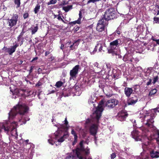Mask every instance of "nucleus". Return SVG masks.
<instances>
[{
    "label": "nucleus",
    "instance_id": "44",
    "mask_svg": "<svg viewBox=\"0 0 159 159\" xmlns=\"http://www.w3.org/2000/svg\"><path fill=\"white\" fill-rule=\"evenodd\" d=\"M96 2V0H89L87 2V4L90 3V2H92L93 3H94Z\"/></svg>",
    "mask_w": 159,
    "mask_h": 159
},
{
    "label": "nucleus",
    "instance_id": "48",
    "mask_svg": "<svg viewBox=\"0 0 159 159\" xmlns=\"http://www.w3.org/2000/svg\"><path fill=\"white\" fill-rule=\"evenodd\" d=\"M42 85V83L41 82H39L38 83L36 84V86H39Z\"/></svg>",
    "mask_w": 159,
    "mask_h": 159
},
{
    "label": "nucleus",
    "instance_id": "40",
    "mask_svg": "<svg viewBox=\"0 0 159 159\" xmlns=\"http://www.w3.org/2000/svg\"><path fill=\"white\" fill-rule=\"evenodd\" d=\"M48 141L49 143L52 145H53L54 144V142L52 139H49Z\"/></svg>",
    "mask_w": 159,
    "mask_h": 159
},
{
    "label": "nucleus",
    "instance_id": "3",
    "mask_svg": "<svg viewBox=\"0 0 159 159\" xmlns=\"http://www.w3.org/2000/svg\"><path fill=\"white\" fill-rule=\"evenodd\" d=\"M83 144V142L81 141L79 147L76 149V154L79 159H86V157L90 153L89 149L88 147L85 148Z\"/></svg>",
    "mask_w": 159,
    "mask_h": 159
},
{
    "label": "nucleus",
    "instance_id": "61",
    "mask_svg": "<svg viewBox=\"0 0 159 159\" xmlns=\"http://www.w3.org/2000/svg\"><path fill=\"white\" fill-rule=\"evenodd\" d=\"M88 102H89V103H93V102H91V101L90 102H89V101Z\"/></svg>",
    "mask_w": 159,
    "mask_h": 159
},
{
    "label": "nucleus",
    "instance_id": "35",
    "mask_svg": "<svg viewBox=\"0 0 159 159\" xmlns=\"http://www.w3.org/2000/svg\"><path fill=\"white\" fill-rule=\"evenodd\" d=\"M4 130L8 132L10 130V128L9 127H5L4 126L3 127Z\"/></svg>",
    "mask_w": 159,
    "mask_h": 159
},
{
    "label": "nucleus",
    "instance_id": "41",
    "mask_svg": "<svg viewBox=\"0 0 159 159\" xmlns=\"http://www.w3.org/2000/svg\"><path fill=\"white\" fill-rule=\"evenodd\" d=\"M116 157V155L114 153H113L111 154V159H113Z\"/></svg>",
    "mask_w": 159,
    "mask_h": 159
},
{
    "label": "nucleus",
    "instance_id": "6",
    "mask_svg": "<svg viewBox=\"0 0 159 159\" xmlns=\"http://www.w3.org/2000/svg\"><path fill=\"white\" fill-rule=\"evenodd\" d=\"M116 12L113 8H108L106 11L103 18L105 20H108L113 19L117 17Z\"/></svg>",
    "mask_w": 159,
    "mask_h": 159
},
{
    "label": "nucleus",
    "instance_id": "57",
    "mask_svg": "<svg viewBox=\"0 0 159 159\" xmlns=\"http://www.w3.org/2000/svg\"><path fill=\"white\" fill-rule=\"evenodd\" d=\"M98 45H99L98 44H97V45L96 46L94 50H94H95V51H96L97 50V48L98 46Z\"/></svg>",
    "mask_w": 159,
    "mask_h": 159
},
{
    "label": "nucleus",
    "instance_id": "5",
    "mask_svg": "<svg viewBox=\"0 0 159 159\" xmlns=\"http://www.w3.org/2000/svg\"><path fill=\"white\" fill-rule=\"evenodd\" d=\"M95 121L93 120H87L86 122L87 125L89 126V132L91 134L95 136L97 132L98 126V120H95Z\"/></svg>",
    "mask_w": 159,
    "mask_h": 159
},
{
    "label": "nucleus",
    "instance_id": "63",
    "mask_svg": "<svg viewBox=\"0 0 159 159\" xmlns=\"http://www.w3.org/2000/svg\"><path fill=\"white\" fill-rule=\"evenodd\" d=\"M147 43H144L143 45H144L145 46V45H147Z\"/></svg>",
    "mask_w": 159,
    "mask_h": 159
},
{
    "label": "nucleus",
    "instance_id": "22",
    "mask_svg": "<svg viewBox=\"0 0 159 159\" xmlns=\"http://www.w3.org/2000/svg\"><path fill=\"white\" fill-rule=\"evenodd\" d=\"M62 83L61 82V81H58L57 82L55 86H56L57 88H59L61 87L63 85Z\"/></svg>",
    "mask_w": 159,
    "mask_h": 159
},
{
    "label": "nucleus",
    "instance_id": "56",
    "mask_svg": "<svg viewBox=\"0 0 159 159\" xmlns=\"http://www.w3.org/2000/svg\"><path fill=\"white\" fill-rule=\"evenodd\" d=\"M38 57H35L34 58L33 60H32L31 61L32 62L33 61L35 60H37L38 59Z\"/></svg>",
    "mask_w": 159,
    "mask_h": 159
},
{
    "label": "nucleus",
    "instance_id": "33",
    "mask_svg": "<svg viewBox=\"0 0 159 159\" xmlns=\"http://www.w3.org/2000/svg\"><path fill=\"white\" fill-rule=\"evenodd\" d=\"M128 114L122 113L120 116L123 118H125L128 116Z\"/></svg>",
    "mask_w": 159,
    "mask_h": 159
},
{
    "label": "nucleus",
    "instance_id": "54",
    "mask_svg": "<svg viewBox=\"0 0 159 159\" xmlns=\"http://www.w3.org/2000/svg\"><path fill=\"white\" fill-rule=\"evenodd\" d=\"M61 82L62 83V84H63L65 83V79H63L61 80Z\"/></svg>",
    "mask_w": 159,
    "mask_h": 159
},
{
    "label": "nucleus",
    "instance_id": "46",
    "mask_svg": "<svg viewBox=\"0 0 159 159\" xmlns=\"http://www.w3.org/2000/svg\"><path fill=\"white\" fill-rule=\"evenodd\" d=\"M33 68H34V66H32L31 67H30V70H29V72H30V73L31 72H32V71H33Z\"/></svg>",
    "mask_w": 159,
    "mask_h": 159
},
{
    "label": "nucleus",
    "instance_id": "43",
    "mask_svg": "<svg viewBox=\"0 0 159 159\" xmlns=\"http://www.w3.org/2000/svg\"><path fill=\"white\" fill-rule=\"evenodd\" d=\"M152 81V80L151 79H149V81L147 83V85H149L150 84H151Z\"/></svg>",
    "mask_w": 159,
    "mask_h": 159
},
{
    "label": "nucleus",
    "instance_id": "8",
    "mask_svg": "<svg viewBox=\"0 0 159 159\" xmlns=\"http://www.w3.org/2000/svg\"><path fill=\"white\" fill-rule=\"evenodd\" d=\"M121 44V40L118 39L111 42L110 45L111 49H117Z\"/></svg>",
    "mask_w": 159,
    "mask_h": 159
},
{
    "label": "nucleus",
    "instance_id": "10",
    "mask_svg": "<svg viewBox=\"0 0 159 159\" xmlns=\"http://www.w3.org/2000/svg\"><path fill=\"white\" fill-rule=\"evenodd\" d=\"M18 17L17 15H14L11 19L8 20L9 25L10 26V28L16 25Z\"/></svg>",
    "mask_w": 159,
    "mask_h": 159
},
{
    "label": "nucleus",
    "instance_id": "26",
    "mask_svg": "<svg viewBox=\"0 0 159 159\" xmlns=\"http://www.w3.org/2000/svg\"><path fill=\"white\" fill-rule=\"evenodd\" d=\"M71 133L74 136V138L75 139V141H76V139H77V136L73 129H72L71 131Z\"/></svg>",
    "mask_w": 159,
    "mask_h": 159
},
{
    "label": "nucleus",
    "instance_id": "64",
    "mask_svg": "<svg viewBox=\"0 0 159 159\" xmlns=\"http://www.w3.org/2000/svg\"><path fill=\"white\" fill-rule=\"evenodd\" d=\"M41 69L39 68V69H38V71H41Z\"/></svg>",
    "mask_w": 159,
    "mask_h": 159
},
{
    "label": "nucleus",
    "instance_id": "17",
    "mask_svg": "<svg viewBox=\"0 0 159 159\" xmlns=\"http://www.w3.org/2000/svg\"><path fill=\"white\" fill-rule=\"evenodd\" d=\"M130 57H131V54L130 53L126 54L123 57V60L125 61H126L129 60Z\"/></svg>",
    "mask_w": 159,
    "mask_h": 159
},
{
    "label": "nucleus",
    "instance_id": "58",
    "mask_svg": "<svg viewBox=\"0 0 159 159\" xmlns=\"http://www.w3.org/2000/svg\"><path fill=\"white\" fill-rule=\"evenodd\" d=\"M102 46L101 45L100 48L99 49V51H101L102 50Z\"/></svg>",
    "mask_w": 159,
    "mask_h": 159
},
{
    "label": "nucleus",
    "instance_id": "27",
    "mask_svg": "<svg viewBox=\"0 0 159 159\" xmlns=\"http://www.w3.org/2000/svg\"><path fill=\"white\" fill-rule=\"evenodd\" d=\"M154 23H159V17H155L153 18Z\"/></svg>",
    "mask_w": 159,
    "mask_h": 159
},
{
    "label": "nucleus",
    "instance_id": "7",
    "mask_svg": "<svg viewBox=\"0 0 159 159\" xmlns=\"http://www.w3.org/2000/svg\"><path fill=\"white\" fill-rule=\"evenodd\" d=\"M108 25V21L105 20L103 18L99 20L97 24L96 30L99 32L104 30L106 26Z\"/></svg>",
    "mask_w": 159,
    "mask_h": 159
},
{
    "label": "nucleus",
    "instance_id": "52",
    "mask_svg": "<svg viewBox=\"0 0 159 159\" xmlns=\"http://www.w3.org/2000/svg\"><path fill=\"white\" fill-rule=\"evenodd\" d=\"M77 139H76V141H75V139L74 138V142L73 143V145H74L77 142Z\"/></svg>",
    "mask_w": 159,
    "mask_h": 159
},
{
    "label": "nucleus",
    "instance_id": "55",
    "mask_svg": "<svg viewBox=\"0 0 159 159\" xmlns=\"http://www.w3.org/2000/svg\"><path fill=\"white\" fill-rule=\"evenodd\" d=\"M13 124H14L15 125H16V123L15 122H14V123L13 122H12V125L13 126V129H15V128L14 127V125H13Z\"/></svg>",
    "mask_w": 159,
    "mask_h": 159
},
{
    "label": "nucleus",
    "instance_id": "18",
    "mask_svg": "<svg viewBox=\"0 0 159 159\" xmlns=\"http://www.w3.org/2000/svg\"><path fill=\"white\" fill-rule=\"evenodd\" d=\"M72 5H69L67 7H63V9L66 12H68L70 10L72 9Z\"/></svg>",
    "mask_w": 159,
    "mask_h": 159
},
{
    "label": "nucleus",
    "instance_id": "45",
    "mask_svg": "<svg viewBox=\"0 0 159 159\" xmlns=\"http://www.w3.org/2000/svg\"><path fill=\"white\" fill-rule=\"evenodd\" d=\"M57 19L59 20H62V19L61 18V16L59 14L58 16Z\"/></svg>",
    "mask_w": 159,
    "mask_h": 159
},
{
    "label": "nucleus",
    "instance_id": "13",
    "mask_svg": "<svg viewBox=\"0 0 159 159\" xmlns=\"http://www.w3.org/2000/svg\"><path fill=\"white\" fill-rule=\"evenodd\" d=\"M138 99L137 97H132L129 99L127 101V103L128 105H132L136 103Z\"/></svg>",
    "mask_w": 159,
    "mask_h": 159
},
{
    "label": "nucleus",
    "instance_id": "9",
    "mask_svg": "<svg viewBox=\"0 0 159 159\" xmlns=\"http://www.w3.org/2000/svg\"><path fill=\"white\" fill-rule=\"evenodd\" d=\"M80 66L77 65L75 66L73 69L70 71V80L74 79L76 77V75L78 73Z\"/></svg>",
    "mask_w": 159,
    "mask_h": 159
},
{
    "label": "nucleus",
    "instance_id": "59",
    "mask_svg": "<svg viewBox=\"0 0 159 159\" xmlns=\"http://www.w3.org/2000/svg\"><path fill=\"white\" fill-rule=\"evenodd\" d=\"M129 61L130 62H132V59L131 58V57H130V58H129Z\"/></svg>",
    "mask_w": 159,
    "mask_h": 159
},
{
    "label": "nucleus",
    "instance_id": "47",
    "mask_svg": "<svg viewBox=\"0 0 159 159\" xmlns=\"http://www.w3.org/2000/svg\"><path fill=\"white\" fill-rule=\"evenodd\" d=\"M156 7H157L159 9L158 11H157V12L156 14V15L157 16L158 15H159V6L158 5H156Z\"/></svg>",
    "mask_w": 159,
    "mask_h": 159
},
{
    "label": "nucleus",
    "instance_id": "60",
    "mask_svg": "<svg viewBox=\"0 0 159 159\" xmlns=\"http://www.w3.org/2000/svg\"><path fill=\"white\" fill-rule=\"evenodd\" d=\"M21 43L20 44V46H21V45H22L23 44V43L24 41V40H21Z\"/></svg>",
    "mask_w": 159,
    "mask_h": 159
},
{
    "label": "nucleus",
    "instance_id": "23",
    "mask_svg": "<svg viewBox=\"0 0 159 159\" xmlns=\"http://www.w3.org/2000/svg\"><path fill=\"white\" fill-rule=\"evenodd\" d=\"M57 2V0H51L49 2H48L47 4L48 5L51 4H55Z\"/></svg>",
    "mask_w": 159,
    "mask_h": 159
},
{
    "label": "nucleus",
    "instance_id": "38",
    "mask_svg": "<svg viewBox=\"0 0 159 159\" xmlns=\"http://www.w3.org/2000/svg\"><path fill=\"white\" fill-rule=\"evenodd\" d=\"M152 39L153 41H156V42L159 45V39H157L155 38H152Z\"/></svg>",
    "mask_w": 159,
    "mask_h": 159
},
{
    "label": "nucleus",
    "instance_id": "34",
    "mask_svg": "<svg viewBox=\"0 0 159 159\" xmlns=\"http://www.w3.org/2000/svg\"><path fill=\"white\" fill-rule=\"evenodd\" d=\"M75 157L73 155H69L67 156L66 159H74Z\"/></svg>",
    "mask_w": 159,
    "mask_h": 159
},
{
    "label": "nucleus",
    "instance_id": "28",
    "mask_svg": "<svg viewBox=\"0 0 159 159\" xmlns=\"http://www.w3.org/2000/svg\"><path fill=\"white\" fill-rule=\"evenodd\" d=\"M38 30V27L37 26L35 27L32 30V34H34Z\"/></svg>",
    "mask_w": 159,
    "mask_h": 159
},
{
    "label": "nucleus",
    "instance_id": "2",
    "mask_svg": "<svg viewBox=\"0 0 159 159\" xmlns=\"http://www.w3.org/2000/svg\"><path fill=\"white\" fill-rule=\"evenodd\" d=\"M29 110V107L25 104H18L16 106H14L11 111L8 113L9 119L11 118L13 119L18 114L22 116L28 113Z\"/></svg>",
    "mask_w": 159,
    "mask_h": 159
},
{
    "label": "nucleus",
    "instance_id": "53",
    "mask_svg": "<svg viewBox=\"0 0 159 159\" xmlns=\"http://www.w3.org/2000/svg\"><path fill=\"white\" fill-rule=\"evenodd\" d=\"M64 45L63 44H61L60 48L61 49L63 50L64 48Z\"/></svg>",
    "mask_w": 159,
    "mask_h": 159
},
{
    "label": "nucleus",
    "instance_id": "12",
    "mask_svg": "<svg viewBox=\"0 0 159 159\" xmlns=\"http://www.w3.org/2000/svg\"><path fill=\"white\" fill-rule=\"evenodd\" d=\"M133 91V90L131 88L126 87L124 89L125 93L126 96L129 97L132 94Z\"/></svg>",
    "mask_w": 159,
    "mask_h": 159
},
{
    "label": "nucleus",
    "instance_id": "15",
    "mask_svg": "<svg viewBox=\"0 0 159 159\" xmlns=\"http://www.w3.org/2000/svg\"><path fill=\"white\" fill-rule=\"evenodd\" d=\"M18 46V45L16 44L15 45L11 47L10 48V55H11L15 51L16 48Z\"/></svg>",
    "mask_w": 159,
    "mask_h": 159
},
{
    "label": "nucleus",
    "instance_id": "24",
    "mask_svg": "<svg viewBox=\"0 0 159 159\" xmlns=\"http://www.w3.org/2000/svg\"><path fill=\"white\" fill-rule=\"evenodd\" d=\"M80 23V20H79V19H78V20H75V21L71 22L69 23V25H70L72 24H73L74 25H75L76 23L79 24Z\"/></svg>",
    "mask_w": 159,
    "mask_h": 159
},
{
    "label": "nucleus",
    "instance_id": "19",
    "mask_svg": "<svg viewBox=\"0 0 159 159\" xmlns=\"http://www.w3.org/2000/svg\"><path fill=\"white\" fill-rule=\"evenodd\" d=\"M156 134L155 136V139L157 143L159 144V131L158 130H157Z\"/></svg>",
    "mask_w": 159,
    "mask_h": 159
},
{
    "label": "nucleus",
    "instance_id": "42",
    "mask_svg": "<svg viewBox=\"0 0 159 159\" xmlns=\"http://www.w3.org/2000/svg\"><path fill=\"white\" fill-rule=\"evenodd\" d=\"M79 17L78 19H79V20H80L82 18V13L80 11V13H79Z\"/></svg>",
    "mask_w": 159,
    "mask_h": 159
},
{
    "label": "nucleus",
    "instance_id": "37",
    "mask_svg": "<svg viewBox=\"0 0 159 159\" xmlns=\"http://www.w3.org/2000/svg\"><path fill=\"white\" fill-rule=\"evenodd\" d=\"M79 29V27L77 26H76L74 27L73 30H74V32H76V31H77Z\"/></svg>",
    "mask_w": 159,
    "mask_h": 159
},
{
    "label": "nucleus",
    "instance_id": "11",
    "mask_svg": "<svg viewBox=\"0 0 159 159\" xmlns=\"http://www.w3.org/2000/svg\"><path fill=\"white\" fill-rule=\"evenodd\" d=\"M131 135L133 138L136 141H140L141 140V137L140 136L139 132L137 130H135L131 132Z\"/></svg>",
    "mask_w": 159,
    "mask_h": 159
},
{
    "label": "nucleus",
    "instance_id": "14",
    "mask_svg": "<svg viewBox=\"0 0 159 159\" xmlns=\"http://www.w3.org/2000/svg\"><path fill=\"white\" fill-rule=\"evenodd\" d=\"M150 155L152 158H157L159 157V151H152L150 152Z\"/></svg>",
    "mask_w": 159,
    "mask_h": 159
},
{
    "label": "nucleus",
    "instance_id": "16",
    "mask_svg": "<svg viewBox=\"0 0 159 159\" xmlns=\"http://www.w3.org/2000/svg\"><path fill=\"white\" fill-rule=\"evenodd\" d=\"M154 122L153 120H147L145 124L148 126L152 127L153 126V123Z\"/></svg>",
    "mask_w": 159,
    "mask_h": 159
},
{
    "label": "nucleus",
    "instance_id": "32",
    "mask_svg": "<svg viewBox=\"0 0 159 159\" xmlns=\"http://www.w3.org/2000/svg\"><path fill=\"white\" fill-rule=\"evenodd\" d=\"M158 80V76H157L155 77H154L153 79V81L152 83L153 84H154L155 83L157 82Z\"/></svg>",
    "mask_w": 159,
    "mask_h": 159
},
{
    "label": "nucleus",
    "instance_id": "36",
    "mask_svg": "<svg viewBox=\"0 0 159 159\" xmlns=\"http://www.w3.org/2000/svg\"><path fill=\"white\" fill-rule=\"evenodd\" d=\"M17 40L18 41H20L21 40H24V38L23 37H20L19 36L17 37Z\"/></svg>",
    "mask_w": 159,
    "mask_h": 159
},
{
    "label": "nucleus",
    "instance_id": "31",
    "mask_svg": "<svg viewBox=\"0 0 159 159\" xmlns=\"http://www.w3.org/2000/svg\"><path fill=\"white\" fill-rule=\"evenodd\" d=\"M20 93V91L18 89H16L13 93V95H18Z\"/></svg>",
    "mask_w": 159,
    "mask_h": 159
},
{
    "label": "nucleus",
    "instance_id": "62",
    "mask_svg": "<svg viewBox=\"0 0 159 159\" xmlns=\"http://www.w3.org/2000/svg\"><path fill=\"white\" fill-rule=\"evenodd\" d=\"M29 140L28 139H27L26 140H25V142H26V143H28L29 142Z\"/></svg>",
    "mask_w": 159,
    "mask_h": 159
},
{
    "label": "nucleus",
    "instance_id": "49",
    "mask_svg": "<svg viewBox=\"0 0 159 159\" xmlns=\"http://www.w3.org/2000/svg\"><path fill=\"white\" fill-rule=\"evenodd\" d=\"M94 65L96 67L98 68L99 67L98 64L97 62L94 63Z\"/></svg>",
    "mask_w": 159,
    "mask_h": 159
},
{
    "label": "nucleus",
    "instance_id": "51",
    "mask_svg": "<svg viewBox=\"0 0 159 159\" xmlns=\"http://www.w3.org/2000/svg\"><path fill=\"white\" fill-rule=\"evenodd\" d=\"M50 53V52L49 51H46L45 52V56H47Z\"/></svg>",
    "mask_w": 159,
    "mask_h": 159
},
{
    "label": "nucleus",
    "instance_id": "20",
    "mask_svg": "<svg viewBox=\"0 0 159 159\" xmlns=\"http://www.w3.org/2000/svg\"><path fill=\"white\" fill-rule=\"evenodd\" d=\"M157 92V90L156 89H153L151 90L149 93V96H152V95L154 94H155Z\"/></svg>",
    "mask_w": 159,
    "mask_h": 159
},
{
    "label": "nucleus",
    "instance_id": "39",
    "mask_svg": "<svg viewBox=\"0 0 159 159\" xmlns=\"http://www.w3.org/2000/svg\"><path fill=\"white\" fill-rule=\"evenodd\" d=\"M28 16H29V14H28V13H25L23 15L24 18L25 19H26L28 17Z\"/></svg>",
    "mask_w": 159,
    "mask_h": 159
},
{
    "label": "nucleus",
    "instance_id": "21",
    "mask_svg": "<svg viewBox=\"0 0 159 159\" xmlns=\"http://www.w3.org/2000/svg\"><path fill=\"white\" fill-rule=\"evenodd\" d=\"M40 8V5L38 4H37L36 6L35 7L34 11L35 14H36L39 11V10Z\"/></svg>",
    "mask_w": 159,
    "mask_h": 159
},
{
    "label": "nucleus",
    "instance_id": "4",
    "mask_svg": "<svg viewBox=\"0 0 159 159\" xmlns=\"http://www.w3.org/2000/svg\"><path fill=\"white\" fill-rule=\"evenodd\" d=\"M63 122H64V123L62 127L64 129V131H65V133L62 135H61L59 134H58L57 132L55 134L56 139L59 143L63 142L68 136L67 130L69 128V126L68 125V122L67 120H65Z\"/></svg>",
    "mask_w": 159,
    "mask_h": 159
},
{
    "label": "nucleus",
    "instance_id": "50",
    "mask_svg": "<svg viewBox=\"0 0 159 159\" xmlns=\"http://www.w3.org/2000/svg\"><path fill=\"white\" fill-rule=\"evenodd\" d=\"M24 32L22 31L21 33H20V34L19 35V36H20V37H23V35L24 34Z\"/></svg>",
    "mask_w": 159,
    "mask_h": 159
},
{
    "label": "nucleus",
    "instance_id": "29",
    "mask_svg": "<svg viewBox=\"0 0 159 159\" xmlns=\"http://www.w3.org/2000/svg\"><path fill=\"white\" fill-rule=\"evenodd\" d=\"M2 50H5L6 52H8L10 55V48H7L6 47H4Z\"/></svg>",
    "mask_w": 159,
    "mask_h": 159
},
{
    "label": "nucleus",
    "instance_id": "25",
    "mask_svg": "<svg viewBox=\"0 0 159 159\" xmlns=\"http://www.w3.org/2000/svg\"><path fill=\"white\" fill-rule=\"evenodd\" d=\"M20 0H15L14 2L15 4L17 5L16 7L18 8L20 7Z\"/></svg>",
    "mask_w": 159,
    "mask_h": 159
},
{
    "label": "nucleus",
    "instance_id": "1",
    "mask_svg": "<svg viewBox=\"0 0 159 159\" xmlns=\"http://www.w3.org/2000/svg\"><path fill=\"white\" fill-rule=\"evenodd\" d=\"M118 103V100L115 99L109 100L104 102L101 100L100 102V104H99L97 107L96 108V111L93 113L92 115H91L92 118L93 119H99L100 118L102 113L103 110L102 104H104L105 107L110 109L114 107Z\"/></svg>",
    "mask_w": 159,
    "mask_h": 159
},
{
    "label": "nucleus",
    "instance_id": "30",
    "mask_svg": "<svg viewBox=\"0 0 159 159\" xmlns=\"http://www.w3.org/2000/svg\"><path fill=\"white\" fill-rule=\"evenodd\" d=\"M81 41V39H78L76 41H75L73 43V44H75V45L77 46L79 44L80 42Z\"/></svg>",
    "mask_w": 159,
    "mask_h": 159
}]
</instances>
